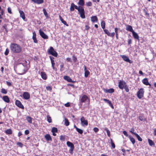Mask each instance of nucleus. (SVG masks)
Here are the masks:
<instances>
[{"label": "nucleus", "instance_id": "nucleus-1", "mask_svg": "<svg viewBox=\"0 0 156 156\" xmlns=\"http://www.w3.org/2000/svg\"><path fill=\"white\" fill-rule=\"evenodd\" d=\"M10 48L11 51L14 53H19L21 52V48L18 44L15 43L11 44Z\"/></svg>", "mask_w": 156, "mask_h": 156}, {"label": "nucleus", "instance_id": "nucleus-2", "mask_svg": "<svg viewBox=\"0 0 156 156\" xmlns=\"http://www.w3.org/2000/svg\"><path fill=\"white\" fill-rule=\"evenodd\" d=\"M77 10H78L79 12L80 17L82 19L85 18V11L83 8L80 6H79L78 9Z\"/></svg>", "mask_w": 156, "mask_h": 156}, {"label": "nucleus", "instance_id": "nucleus-3", "mask_svg": "<svg viewBox=\"0 0 156 156\" xmlns=\"http://www.w3.org/2000/svg\"><path fill=\"white\" fill-rule=\"evenodd\" d=\"M48 54L55 57H57V53L55 51L53 48L52 47H50V49L48 50Z\"/></svg>", "mask_w": 156, "mask_h": 156}, {"label": "nucleus", "instance_id": "nucleus-4", "mask_svg": "<svg viewBox=\"0 0 156 156\" xmlns=\"http://www.w3.org/2000/svg\"><path fill=\"white\" fill-rule=\"evenodd\" d=\"M66 144L68 147H70V149L69 150V153L72 154H73V151L74 148L73 144L72 143L69 141L67 142Z\"/></svg>", "mask_w": 156, "mask_h": 156}, {"label": "nucleus", "instance_id": "nucleus-5", "mask_svg": "<svg viewBox=\"0 0 156 156\" xmlns=\"http://www.w3.org/2000/svg\"><path fill=\"white\" fill-rule=\"evenodd\" d=\"M144 91L143 88H140L137 93V96L139 99L141 98L144 95Z\"/></svg>", "mask_w": 156, "mask_h": 156}, {"label": "nucleus", "instance_id": "nucleus-6", "mask_svg": "<svg viewBox=\"0 0 156 156\" xmlns=\"http://www.w3.org/2000/svg\"><path fill=\"white\" fill-rule=\"evenodd\" d=\"M81 125L83 126H87L88 124V122L87 120L85 119L83 117H82L80 118Z\"/></svg>", "mask_w": 156, "mask_h": 156}, {"label": "nucleus", "instance_id": "nucleus-7", "mask_svg": "<svg viewBox=\"0 0 156 156\" xmlns=\"http://www.w3.org/2000/svg\"><path fill=\"white\" fill-rule=\"evenodd\" d=\"M126 86V83L123 81H120L119 83V87L120 89H122Z\"/></svg>", "mask_w": 156, "mask_h": 156}, {"label": "nucleus", "instance_id": "nucleus-8", "mask_svg": "<svg viewBox=\"0 0 156 156\" xmlns=\"http://www.w3.org/2000/svg\"><path fill=\"white\" fill-rule=\"evenodd\" d=\"M40 34L42 38L44 39H47L48 38V36L45 34L44 32L42 31L41 29L39 30Z\"/></svg>", "mask_w": 156, "mask_h": 156}, {"label": "nucleus", "instance_id": "nucleus-9", "mask_svg": "<svg viewBox=\"0 0 156 156\" xmlns=\"http://www.w3.org/2000/svg\"><path fill=\"white\" fill-rule=\"evenodd\" d=\"M87 99H88V97L86 95H83L80 100V104L81 105H82L83 103L85 102Z\"/></svg>", "mask_w": 156, "mask_h": 156}, {"label": "nucleus", "instance_id": "nucleus-10", "mask_svg": "<svg viewBox=\"0 0 156 156\" xmlns=\"http://www.w3.org/2000/svg\"><path fill=\"white\" fill-rule=\"evenodd\" d=\"M15 104L18 107L22 109H24V107L22 105L21 102L19 100H16L15 101Z\"/></svg>", "mask_w": 156, "mask_h": 156}, {"label": "nucleus", "instance_id": "nucleus-11", "mask_svg": "<svg viewBox=\"0 0 156 156\" xmlns=\"http://www.w3.org/2000/svg\"><path fill=\"white\" fill-rule=\"evenodd\" d=\"M75 8L76 9H78V7L75 5L74 3H72L71 4V6L70 9V10L71 11H73L74 10Z\"/></svg>", "mask_w": 156, "mask_h": 156}, {"label": "nucleus", "instance_id": "nucleus-12", "mask_svg": "<svg viewBox=\"0 0 156 156\" xmlns=\"http://www.w3.org/2000/svg\"><path fill=\"white\" fill-rule=\"evenodd\" d=\"M23 96L24 99L27 100L30 98V95L28 92H24L23 93Z\"/></svg>", "mask_w": 156, "mask_h": 156}, {"label": "nucleus", "instance_id": "nucleus-13", "mask_svg": "<svg viewBox=\"0 0 156 156\" xmlns=\"http://www.w3.org/2000/svg\"><path fill=\"white\" fill-rule=\"evenodd\" d=\"M122 58L126 62H128L129 63H131L132 62L129 60V58L125 55H122L121 56Z\"/></svg>", "mask_w": 156, "mask_h": 156}, {"label": "nucleus", "instance_id": "nucleus-14", "mask_svg": "<svg viewBox=\"0 0 156 156\" xmlns=\"http://www.w3.org/2000/svg\"><path fill=\"white\" fill-rule=\"evenodd\" d=\"M104 92L107 93H112L114 92V90L113 88H111L109 89H104Z\"/></svg>", "mask_w": 156, "mask_h": 156}, {"label": "nucleus", "instance_id": "nucleus-15", "mask_svg": "<svg viewBox=\"0 0 156 156\" xmlns=\"http://www.w3.org/2000/svg\"><path fill=\"white\" fill-rule=\"evenodd\" d=\"M103 100L105 101L108 104L109 106H110L112 108H114V107L112 104L111 101H110L109 100L105 98H104L103 99Z\"/></svg>", "mask_w": 156, "mask_h": 156}, {"label": "nucleus", "instance_id": "nucleus-16", "mask_svg": "<svg viewBox=\"0 0 156 156\" xmlns=\"http://www.w3.org/2000/svg\"><path fill=\"white\" fill-rule=\"evenodd\" d=\"M64 79L66 80L68 82H71V83H74V82L71 79L69 76H65L64 77Z\"/></svg>", "mask_w": 156, "mask_h": 156}, {"label": "nucleus", "instance_id": "nucleus-17", "mask_svg": "<svg viewBox=\"0 0 156 156\" xmlns=\"http://www.w3.org/2000/svg\"><path fill=\"white\" fill-rule=\"evenodd\" d=\"M33 37H32V39L34 41V42L35 43H37V41L36 39V33L35 31H34L33 33Z\"/></svg>", "mask_w": 156, "mask_h": 156}, {"label": "nucleus", "instance_id": "nucleus-18", "mask_svg": "<svg viewBox=\"0 0 156 156\" xmlns=\"http://www.w3.org/2000/svg\"><path fill=\"white\" fill-rule=\"evenodd\" d=\"M84 76L86 77H87L88 75L90 74V72L87 70V68L85 66H84Z\"/></svg>", "mask_w": 156, "mask_h": 156}, {"label": "nucleus", "instance_id": "nucleus-19", "mask_svg": "<svg viewBox=\"0 0 156 156\" xmlns=\"http://www.w3.org/2000/svg\"><path fill=\"white\" fill-rule=\"evenodd\" d=\"M142 82L144 84L146 85L151 86V85L148 82V80L147 78H144Z\"/></svg>", "mask_w": 156, "mask_h": 156}, {"label": "nucleus", "instance_id": "nucleus-20", "mask_svg": "<svg viewBox=\"0 0 156 156\" xmlns=\"http://www.w3.org/2000/svg\"><path fill=\"white\" fill-rule=\"evenodd\" d=\"M126 29L129 31L133 32L134 30H133V29L132 28V27L131 26L129 25H126Z\"/></svg>", "mask_w": 156, "mask_h": 156}, {"label": "nucleus", "instance_id": "nucleus-21", "mask_svg": "<svg viewBox=\"0 0 156 156\" xmlns=\"http://www.w3.org/2000/svg\"><path fill=\"white\" fill-rule=\"evenodd\" d=\"M74 127L76 129V131L80 134H82L83 133V130L79 128H77L75 125H74Z\"/></svg>", "mask_w": 156, "mask_h": 156}, {"label": "nucleus", "instance_id": "nucleus-22", "mask_svg": "<svg viewBox=\"0 0 156 156\" xmlns=\"http://www.w3.org/2000/svg\"><path fill=\"white\" fill-rule=\"evenodd\" d=\"M2 99L6 102L9 103V98L7 96H3Z\"/></svg>", "mask_w": 156, "mask_h": 156}, {"label": "nucleus", "instance_id": "nucleus-23", "mask_svg": "<svg viewBox=\"0 0 156 156\" xmlns=\"http://www.w3.org/2000/svg\"><path fill=\"white\" fill-rule=\"evenodd\" d=\"M131 133L132 134H134L136 136L139 141H141L142 140V138L137 134L134 132H132V131H131Z\"/></svg>", "mask_w": 156, "mask_h": 156}, {"label": "nucleus", "instance_id": "nucleus-24", "mask_svg": "<svg viewBox=\"0 0 156 156\" xmlns=\"http://www.w3.org/2000/svg\"><path fill=\"white\" fill-rule=\"evenodd\" d=\"M34 3L37 4H40L43 3L44 2L43 0H31Z\"/></svg>", "mask_w": 156, "mask_h": 156}, {"label": "nucleus", "instance_id": "nucleus-25", "mask_svg": "<svg viewBox=\"0 0 156 156\" xmlns=\"http://www.w3.org/2000/svg\"><path fill=\"white\" fill-rule=\"evenodd\" d=\"M132 33L134 37L136 39L139 40V37L138 34L134 31H133Z\"/></svg>", "mask_w": 156, "mask_h": 156}, {"label": "nucleus", "instance_id": "nucleus-26", "mask_svg": "<svg viewBox=\"0 0 156 156\" xmlns=\"http://www.w3.org/2000/svg\"><path fill=\"white\" fill-rule=\"evenodd\" d=\"M19 12L20 14V17H22L23 20H25V16L23 12V11L20 10L19 11Z\"/></svg>", "mask_w": 156, "mask_h": 156}, {"label": "nucleus", "instance_id": "nucleus-27", "mask_svg": "<svg viewBox=\"0 0 156 156\" xmlns=\"http://www.w3.org/2000/svg\"><path fill=\"white\" fill-rule=\"evenodd\" d=\"M41 77L42 79H44V80L46 79H47L46 75L44 72H41Z\"/></svg>", "mask_w": 156, "mask_h": 156}, {"label": "nucleus", "instance_id": "nucleus-28", "mask_svg": "<svg viewBox=\"0 0 156 156\" xmlns=\"http://www.w3.org/2000/svg\"><path fill=\"white\" fill-rule=\"evenodd\" d=\"M26 119L27 122L30 123H32V118L30 116H27L26 117Z\"/></svg>", "mask_w": 156, "mask_h": 156}, {"label": "nucleus", "instance_id": "nucleus-29", "mask_svg": "<svg viewBox=\"0 0 156 156\" xmlns=\"http://www.w3.org/2000/svg\"><path fill=\"white\" fill-rule=\"evenodd\" d=\"M45 139L47 141H49L51 140V138L49 134H46L44 136Z\"/></svg>", "mask_w": 156, "mask_h": 156}, {"label": "nucleus", "instance_id": "nucleus-30", "mask_svg": "<svg viewBox=\"0 0 156 156\" xmlns=\"http://www.w3.org/2000/svg\"><path fill=\"white\" fill-rule=\"evenodd\" d=\"M91 20L93 22H97L98 20L97 17L96 16H93L91 17Z\"/></svg>", "mask_w": 156, "mask_h": 156}, {"label": "nucleus", "instance_id": "nucleus-31", "mask_svg": "<svg viewBox=\"0 0 156 156\" xmlns=\"http://www.w3.org/2000/svg\"><path fill=\"white\" fill-rule=\"evenodd\" d=\"M5 133L7 134H11L12 133V131L11 129H8L5 131Z\"/></svg>", "mask_w": 156, "mask_h": 156}, {"label": "nucleus", "instance_id": "nucleus-32", "mask_svg": "<svg viewBox=\"0 0 156 156\" xmlns=\"http://www.w3.org/2000/svg\"><path fill=\"white\" fill-rule=\"evenodd\" d=\"M148 142L149 144V145L151 146H152V145H154V142L152 140H150V139H148Z\"/></svg>", "mask_w": 156, "mask_h": 156}, {"label": "nucleus", "instance_id": "nucleus-33", "mask_svg": "<svg viewBox=\"0 0 156 156\" xmlns=\"http://www.w3.org/2000/svg\"><path fill=\"white\" fill-rule=\"evenodd\" d=\"M139 119L141 121H145V119L143 115H140L139 116Z\"/></svg>", "mask_w": 156, "mask_h": 156}, {"label": "nucleus", "instance_id": "nucleus-34", "mask_svg": "<svg viewBox=\"0 0 156 156\" xmlns=\"http://www.w3.org/2000/svg\"><path fill=\"white\" fill-rule=\"evenodd\" d=\"M65 125L66 126H68L69 125L68 120L66 118H65Z\"/></svg>", "mask_w": 156, "mask_h": 156}, {"label": "nucleus", "instance_id": "nucleus-35", "mask_svg": "<svg viewBox=\"0 0 156 156\" xmlns=\"http://www.w3.org/2000/svg\"><path fill=\"white\" fill-rule=\"evenodd\" d=\"M78 4L81 6H83L84 4L83 0H79Z\"/></svg>", "mask_w": 156, "mask_h": 156}, {"label": "nucleus", "instance_id": "nucleus-36", "mask_svg": "<svg viewBox=\"0 0 156 156\" xmlns=\"http://www.w3.org/2000/svg\"><path fill=\"white\" fill-rule=\"evenodd\" d=\"M101 26L102 28L104 30L105 27V23L104 21H101Z\"/></svg>", "mask_w": 156, "mask_h": 156}, {"label": "nucleus", "instance_id": "nucleus-37", "mask_svg": "<svg viewBox=\"0 0 156 156\" xmlns=\"http://www.w3.org/2000/svg\"><path fill=\"white\" fill-rule=\"evenodd\" d=\"M129 138L131 141L132 142L133 144H134L135 142V139L131 136H129Z\"/></svg>", "mask_w": 156, "mask_h": 156}, {"label": "nucleus", "instance_id": "nucleus-38", "mask_svg": "<svg viewBox=\"0 0 156 156\" xmlns=\"http://www.w3.org/2000/svg\"><path fill=\"white\" fill-rule=\"evenodd\" d=\"M52 133H57L58 131V129L57 128L55 127H53L51 130Z\"/></svg>", "mask_w": 156, "mask_h": 156}, {"label": "nucleus", "instance_id": "nucleus-39", "mask_svg": "<svg viewBox=\"0 0 156 156\" xmlns=\"http://www.w3.org/2000/svg\"><path fill=\"white\" fill-rule=\"evenodd\" d=\"M51 66L52 67L53 69L56 70V69H55V63L54 62V61H51Z\"/></svg>", "mask_w": 156, "mask_h": 156}, {"label": "nucleus", "instance_id": "nucleus-40", "mask_svg": "<svg viewBox=\"0 0 156 156\" xmlns=\"http://www.w3.org/2000/svg\"><path fill=\"white\" fill-rule=\"evenodd\" d=\"M47 121L49 123H51L52 122V119L51 117L48 115L47 116Z\"/></svg>", "mask_w": 156, "mask_h": 156}, {"label": "nucleus", "instance_id": "nucleus-41", "mask_svg": "<svg viewBox=\"0 0 156 156\" xmlns=\"http://www.w3.org/2000/svg\"><path fill=\"white\" fill-rule=\"evenodd\" d=\"M60 140L62 141H64L65 140V136L62 135L60 136Z\"/></svg>", "mask_w": 156, "mask_h": 156}, {"label": "nucleus", "instance_id": "nucleus-42", "mask_svg": "<svg viewBox=\"0 0 156 156\" xmlns=\"http://www.w3.org/2000/svg\"><path fill=\"white\" fill-rule=\"evenodd\" d=\"M119 29L117 28H115V33H116V37L117 39H118V30Z\"/></svg>", "mask_w": 156, "mask_h": 156}, {"label": "nucleus", "instance_id": "nucleus-43", "mask_svg": "<svg viewBox=\"0 0 156 156\" xmlns=\"http://www.w3.org/2000/svg\"><path fill=\"white\" fill-rule=\"evenodd\" d=\"M105 130L106 131L108 136L109 137L110 136V132L109 130L108 129H107L106 128L105 129Z\"/></svg>", "mask_w": 156, "mask_h": 156}, {"label": "nucleus", "instance_id": "nucleus-44", "mask_svg": "<svg viewBox=\"0 0 156 156\" xmlns=\"http://www.w3.org/2000/svg\"><path fill=\"white\" fill-rule=\"evenodd\" d=\"M111 144L112 147L113 148H114L115 147V145L114 143L113 142V140L112 139H111Z\"/></svg>", "mask_w": 156, "mask_h": 156}, {"label": "nucleus", "instance_id": "nucleus-45", "mask_svg": "<svg viewBox=\"0 0 156 156\" xmlns=\"http://www.w3.org/2000/svg\"><path fill=\"white\" fill-rule=\"evenodd\" d=\"M104 31L105 33L108 36H109L110 35V33L108 30L106 29H104Z\"/></svg>", "mask_w": 156, "mask_h": 156}, {"label": "nucleus", "instance_id": "nucleus-46", "mask_svg": "<svg viewBox=\"0 0 156 156\" xmlns=\"http://www.w3.org/2000/svg\"><path fill=\"white\" fill-rule=\"evenodd\" d=\"M1 90L2 93L3 94H6L7 93L6 90L4 88L2 89Z\"/></svg>", "mask_w": 156, "mask_h": 156}, {"label": "nucleus", "instance_id": "nucleus-47", "mask_svg": "<svg viewBox=\"0 0 156 156\" xmlns=\"http://www.w3.org/2000/svg\"><path fill=\"white\" fill-rule=\"evenodd\" d=\"M43 12H44V13L45 16L46 17H47L48 16V14H47V13L46 10L44 9H43Z\"/></svg>", "mask_w": 156, "mask_h": 156}, {"label": "nucleus", "instance_id": "nucleus-48", "mask_svg": "<svg viewBox=\"0 0 156 156\" xmlns=\"http://www.w3.org/2000/svg\"><path fill=\"white\" fill-rule=\"evenodd\" d=\"M9 50L8 49V48H7L6 50H5V55H7L9 53Z\"/></svg>", "mask_w": 156, "mask_h": 156}, {"label": "nucleus", "instance_id": "nucleus-49", "mask_svg": "<svg viewBox=\"0 0 156 156\" xmlns=\"http://www.w3.org/2000/svg\"><path fill=\"white\" fill-rule=\"evenodd\" d=\"M46 89L47 90L51 91L52 90V88L50 86H47L46 87Z\"/></svg>", "mask_w": 156, "mask_h": 156}, {"label": "nucleus", "instance_id": "nucleus-50", "mask_svg": "<svg viewBox=\"0 0 156 156\" xmlns=\"http://www.w3.org/2000/svg\"><path fill=\"white\" fill-rule=\"evenodd\" d=\"M17 145H18L20 147H22L23 146V144L21 143L20 142L17 143Z\"/></svg>", "mask_w": 156, "mask_h": 156}, {"label": "nucleus", "instance_id": "nucleus-51", "mask_svg": "<svg viewBox=\"0 0 156 156\" xmlns=\"http://www.w3.org/2000/svg\"><path fill=\"white\" fill-rule=\"evenodd\" d=\"M124 89H125V91L126 92H128L129 91V89L128 88V87L127 86V85L124 87Z\"/></svg>", "mask_w": 156, "mask_h": 156}, {"label": "nucleus", "instance_id": "nucleus-52", "mask_svg": "<svg viewBox=\"0 0 156 156\" xmlns=\"http://www.w3.org/2000/svg\"><path fill=\"white\" fill-rule=\"evenodd\" d=\"M64 105L66 107H69L70 106V104L69 102H67V103L65 104Z\"/></svg>", "mask_w": 156, "mask_h": 156}, {"label": "nucleus", "instance_id": "nucleus-53", "mask_svg": "<svg viewBox=\"0 0 156 156\" xmlns=\"http://www.w3.org/2000/svg\"><path fill=\"white\" fill-rule=\"evenodd\" d=\"M93 130L96 133L97 132L99 131V129L97 127H95L93 129Z\"/></svg>", "mask_w": 156, "mask_h": 156}, {"label": "nucleus", "instance_id": "nucleus-54", "mask_svg": "<svg viewBox=\"0 0 156 156\" xmlns=\"http://www.w3.org/2000/svg\"><path fill=\"white\" fill-rule=\"evenodd\" d=\"M62 22L64 24V25H66L67 26H68L69 25L67 24L66 22L64 20Z\"/></svg>", "mask_w": 156, "mask_h": 156}, {"label": "nucleus", "instance_id": "nucleus-55", "mask_svg": "<svg viewBox=\"0 0 156 156\" xmlns=\"http://www.w3.org/2000/svg\"><path fill=\"white\" fill-rule=\"evenodd\" d=\"M115 35V32H113V33H110V35H109V36L112 37H113Z\"/></svg>", "mask_w": 156, "mask_h": 156}, {"label": "nucleus", "instance_id": "nucleus-56", "mask_svg": "<svg viewBox=\"0 0 156 156\" xmlns=\"http://www.w3.org/2000/svg\"><path fill=\"white\" fill-rule=\"evenodd\" d=\"M87 5L88 6H90L91 5L92 3L90 2H89L87 3Z\"/></svg>", "mask_w": 156, "mask_h": 156}, {"label": "nucleus", "instance_id": "nucleus-57", "mask_svg": "<svg viewBox=\"0 0 156 156\" xmlns=\"http://www.w3.org/2000/svg\"><path fill=\"white\" fill-rule=\"evenodd\" d=\"M123 134L126 136H128V134H127V133L126 131H123Z\"/></svg>", "mask_w": 156, "mask_h": 156}, {"label": "nucleus", "instance_id": "nucleus-58", "mask_svg": "<svg viewBox=\"0 0 156 156\" xmlns=\"http://www.w3.org/2000/svg\"><path fill=\"white\" fill-rule=\"evenodd\" d=\"M29 133V131L28 130H26L25 131V134L26 135H27Z\"/></svg>", "mask_w": 156, "mask_h": 156}, {"label": "nucleus", "instance_id": "nucleus-59", "mask_svg": "<svg viewBox=\"0 0 156 156\" xmlns=\"http://www.w3.org/2000/svg\"><path fill=\"white\" fill-rule=\"evenodd\" d=\"M66 61L68 62H71V59L69 58H67L66 59Z\"/></svg>", "mask_w": 156, "mask_h": 156}, {"label": "nucleus", "instance_id": "nucleus-60", "mask_svg": "<svg viewBox=\"0 0 156 156\" xmlns=\"http://www.w3.org/2000/svg\"><path fill=\"white\" fill-rule=\"evenodd\" d=\"M8 12L9 13H12V12H11V9L9 8H8Z\"/></svg>", "mask_w": 156, "mask_h": 156}, {"label": "nucleus", "instance_id": "nucleus-61", "mask_svg": "<svg viewBox=\"0 0 156 156\" xmlns=\"http://www.w3.org/2000/svg\"><path fill=\"white\" fill-rule=\"evenodd\" d=\"M73 57L74 61L75 62L77 60V58L74 56H73Z\"/></svg>", "mask_w": 156, "mask_h": 156}, {"label": "nucleus", "instance_id": "nucleus-62", "mask_svg": "<svg viewBox=\"0 0 156 156\" xmlns=\"http://www.w3.org/2000/svg\"><path fill=\"white\" fill-rule=\"evenodd\" d=\"M6 83L9 86H10L11 85V83L9 82L6 81Z\"/></svg>", "mask_w": 156, "mask_h": 156}, {"label": "nucleus", "instance_id": "nucleus-63", "mask_svg": "<svg viewBox=\"0 0 156 156\" xmlns=\"http://www.w3.org/2000/svg\"><path fill=\"white\" fill-rule=\"evenodd\" d=\"M49 57L50 58L51 62V61H54V57H53L51 56H50Z\"/></svg>", "mask_w": 156, "mask_h": 156}, {"label": "nucleus", "instance_id": "nucleus-64", "mask_svg": "<svg viewBox=\"0 0 156 156\" xmlns=\"http://www.w3.org/2000/svg\"><path fill=\"white\" fill-rule=\"evenodd\" d=\"M131 42H132V41H131V39H129L128 40V44H130L131 43Z\"/></svg>", "mask_w": 156, "mask_h": 156}]
</instances>
